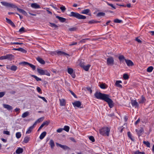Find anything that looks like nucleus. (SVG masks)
Here are the masks:
<instances>
[{
  "instance_id": "55",
  "label": "nucleus",
  "mask_w": 154,
  "mask_h": 154,
  "mask_svg": "<svg viewBox=\"0 0 154 154\" xmlns=\"http://www.w3.org/2000/svg\"><path fill=\"white\" fill-rule=\"evenodd\" d=\"M85 90L90 92L91 94L92 92V90L90 88L86 87L85 88Z\"/></svg>"
},
{
  "instance_id": "29",
  "label": "nucleus",
  "mask_w": 154,
  "mask_h": 154,
  "mask_svg": "<svg viewBox=\"0 0 154 154\" xmlns=\"http://www.w3.org/2000/svg\"><path fill=\"white\" fill-rule=\"evenodd\" d=\"M29 115V112L27 111L23 114L22 115V117L23 118H25Z\"/></svg>"
},
{
  "instance_id": "61",
  "label": "nucleus",
  "mask_w": 154,
  "mask_h": 154,
  "mask_svg": "<svg viewBox=\"0 0 154 154\" xmlns=\"http://www.w3.org/2000/svg\"><path fill=\"white\" fill-rule=\"evenodd\" d=\"M108 5L110 6L112 8H113L114 9H116V8L115 7V6H114L113 4H109V3H107Z\"/></svg>"
},
{
  "instance_id": "21",
  "label": "nucleus",
  "mask_w": 154,
  "mask_h": 154,
  "mask_svg": "<svg viewBox=\"0 0 154 154\" xmlns=\"http://www.w3.org/2000/svg\"><path fill=\"white\" fill-rule=\"evenodd\" d=\"M56 17L62 22H64L65 21L66 19L62 17L59 16H57Z\"/></svg>"
},
{
  "instance_id": "48",
  "label": "nucleus",
  "mask_w": 154,
  "mask_h": 154,
  "mask_svg": "<svg viewBox=\"0 0 154 154\" xmlns=\"http://www.w3.org/2000/svg\"><path fill=\"white\" fill-rule=\"evenodd\" d=\"M19 32H20L22 33L25 32L26 31L25 30V28L23 27H22L19 30Z\"/></svg>"
},
{
  "instance_id": "1",
  "label": "nucleus",
  "mask_w": 154,
  "mask_h": 154,
  "mask_svg": "<svg viewBox=\"0 0 154 154\" xmlns=\"http://www.w3.org/2000/svg\"><path fill=\"white\" fill-rule=\"evenodd\" d=\"M94 96L97 99L103 100L106 102L110 108L113 106V102L109 98V95L97 91L94 94Z\"/></svg>"
},
{
  "instance_id": "11",
  "label": "nucleus",
  "mask_w": 154,
  "mask_h": 154,
  "mask_svg": "<svg viewBox=\"0 0 154 154\" xmlns=\"http://www.w3.org/2000/svg\"><path fill=\"white\" fill-rule=\"evenodd\" d=\"M31 7L34 9L40 8V7L39 5H38L37 3H32L31 5Z\"/></svg>"
},
{
  "instance_id": "43",
  "label": "nucleus",
  "mask_w": 154,
  "mask_h": 154,
  "mask_svg": "<svg viewBox=\"0 0 154 154\" xmlns=\"http://www.w3.org/2000/svg\"><path fill=\"white\" fill-rule=\"evenodd\" d=\"M153 69V67L151 66L148 67L147 69V71L148 72H151Z\"/></svg>"
},
{
  "instance_id": "56",
  "label": "nucleus",
  "mask_w": 154,
  "mask_h": 154,
  "mask_svg": "<svg viewBox=\"0 0 154 154\" xmlns=\"http://www.w3.org/2000/svg\"><path fill=\"white\" fill-rule=\"evenodd\" d=\"M134 154H145L144 152H140L138 151H136L134 152Z\"/></svg>"
},
{
  "instance_id": "12",
  "label": "nucleus",
  "mask_w": 154,
  "mask_h": 154,
  "mask_svg": "<svg viewBox=\"0 0 154 154\" xmlns=\"http://www.w3.org/2000/svg\"><path fill=\"white\" fill-rule=\"evenodd\" d=\"M13 50L16 51H19L24 53H26L27 52V51L26 50H25L24 49L21 48H13Z\"/></svg>"
},
{
  "instance_id": "7",
  "label": "nucleus",
  "mask_w": 154,
  "mask_h": 154,
  "mask_svg": "<svg viewBox=\"0 0 154 154\" xmlns=\"http://www.w3.org/2000/svg\"><path fill=\"white\" fill-rule=\"evenodd\" d=\"M21 63H22V64H23V65H28L33 70H35V66L32 64H30V63H29L27 62H22Z\"/></svg>"
},
{
  "instance_id": "60",
  "label": "nucleus",
  "mask_w": 154,
  "mask_h": 154,
  "mask_svg": "<svg viewBox=\"0 0 154 154\" xmlns=\"http://www.w3.org/2000/svg\"><path fill=\"white\" fill-rule=\"evenodd\" d=\"M96 23V21L94 20H92L88 22V23L90 24H93V23Z\"/></svg>"
},
{
  "instance_id": "4",
  "label": "nucleus",
  "mask_w": 154,
  "mask_h": 154,
  "mask_svg": "<svg viewBox=\"0 0 154 154\" xmlns=\"http://www.w3.org/2000/svg\"><path fill=\"white\" fill-rule=\"evenodd\" d=\"M107 64L109 66H112L114 64V59L112 57H109L107 59Z\"/></svg>"
},
{
  "instance_id": "31",
  "label": "nucleus",
  "mask_w": 154,
  "mask_h": 154,
  "mask_svg": "<svg viewBox=\"0 0 154 154\" xmlns=\"http://www.w3.org/2000/svg\"><path fill=\"white\" fill-rule=\"evenodd\" d=\"M33 128V126H31L29 127V128L28 129L27 131L26 132V134H29L32 131V130Z\"/></svg>"
},
{
  "instance_id": "34",
  "label": "nucleus",
  "mask_w": 154,
  "mask_h": 154,
  "mask_svg": "<svg viewBox=\"0 0 154 154\" xmlns=\"http://www.w3.org/2000/svg\"><path fill=\"white\" fill-rule=\"evenodd\" d=\"M17 69V67L15 65H12L10 68V69L14 71H15Z\"/></svg>"
},
{
  "instance_id": "16",
  "label": "nucleus",
  "mask_w": 154,
  "mask_h": 154,
  "mask_svg": "<svg viewBox=\"0 0 154 154\" xmlns=\"http://www.w3.org/2000/svg\"><path fill=\"white\" fill-rule=\"evenodd\" d=\"M3 106L4 108L8 110H11L13 109L12 107L11 106L8 104H3Z\"/></svg>"
},
{
  "instance_id": "45",
  "label": "nucleus",
  "mask_w": 154,
  "mask_h": 154,
  "mask_svg": "<svg viewBox=\"0 0 154 154\" xmlns=\"http://www.w3.org/2000/svg\"><path fill=\"white\" fill-rule=\"evenodd\" d=\"M106 85L104 84H102L100 85V87L102 89H104L107 87H106Z\"/></svg>"
},
{
  "instance_id": "50",
  "label": "nucleus",
  "mask_w": 154,
  "mask_h": 154,
  "mask_svg": "<svg viewBox=\"0 0 154 154\" xmlns=\"http://www.w3.org/2000/svg\"><path fill=\"white\" fill-rule=\"evenodd\" d=\"M60 9L63 12H64L66 9L65 7L64 6H61L60 7Z\"/></svg>"
},
{
  "instance_id": "63",
  "label": "nucleus",
  "mask_w": 154,
  "mask_h": 154,
  "mask_svg": "<svg viewBox=\"0 0 154 154\" xmlns=\"http://www.w3.org/2000/svg\"><path fill=\"white\" fill-rule=\"evenodd\" d=\"M44 126V125L42 124L38 129V131H39Z\"/></svg>"
},
{
  "instance_id": "3",
  "label": "nucleus",
  "mask_w": 154,
  "mask_h": 154,
  "mask_svg": "<svg viewBox=\"0 0 154 154\" xmlns=\"http://www.w3.org/2000/svg\"><path fill=\"white\" fill-rule=\"evenodd\" d=\"M69 15L70 17H73L79 19H85L86 18L85 16L73 12H71Z\"/></svg>"
},
{
  "instance_id": "2",
  "label": "nucleus",
  "mask_w": 154,
  "mask_h": 154,
  "mask_svg": "<svg viewBox=\"0 0 154 154\" xmlns=\"http://www.w3.org/2000/svg\"><path fill=\"white\" fill-rule=\"evenodd\" d=\"M110 128L107 127H105L99 130L100 133L103 136H109Z\"/></svg>"
},
{
  "instance_id": "52",
  "label": "nucleus",
  "mask_w": 154,
  "mask_h": 154,
  "mask_svg": "<svg viewBox=\"0 0 154 154\" xmlns=\"http://www.w3.org/2000/svg\"><path fill=\"white\" fill-rule=\"evenodd\" d=\"M89 139L92 141V142H94L95 141V140L94 137L92 136H90L89 137Z\"/></svg>"
},
{
  "instance_id": "19",
  "label": "nucleus",
  "mask_w": 154,
  "mask_h": 154,
  "mask_svg": "<svg viewBox=\"0 0 154 154\" xmlns=\"http://www.w3.org/2000/svg\"><path fill=\"white\" fill-rule=\"evenodd\" d=\"M6 22L9 24H10L12 26L14 27L15 26L14 23L12 22V21L11 20L7 18H6Z\"/></svg>"
},
{
  "instance_id": "35",
  "label": "nucleus",
  "mask_w": 154,
  "mask_h": 154,
  "mask_svg": "<svg viewBox=\"0 0 154 154\" xmlns=\"http://www.w3.org/2000/svg\"><path fill=\"white\" fill-rule=\"evenodd\" d=\"M136 131L137 133L138 134H139L140 135V134L143 131V130L142 128H141L140 130H136Z\"/></svg>"
},
{
  "instance_id": "32",
  "label": "nucleus",
  "mask_w": 154,
  "mask_h": 154,
  "mask_svg": "<svg viewBox=\"0 0 154 154\" xmlns=\"http://www.w3.org/2000/svg\"><path fill=\"white\" fill-rule=\"evenodd\" d=\"M30 137L28 136L24 138L23 142L25 143H27L29 141Z\"/></svg>"
},
{
  "instance_id": "42",
  "label": "nucleus",
  "mask_w": 154,
  "mask_h": 154,
  "mask_svg": "<svg viewBox=\"0 0 154 154\" xmlns=\"http://www.w3.org/2000/svg\"><path fill=\"white\" fill-rule=\"evenodd\" d=\"M69 127L67 126H65L64 127V128L63 129V130L67 132H68L69 131Z\"/></svg>"
},
{
  "instance_id": "26",
  "label": "nucleus",
  "mask_w": 154,
  "mask_h": 154,
  "mask_svg": "<svg viewBox=\"0 0 154 154\" xmlns=\"http://www.w3.org/2000/svg\"><path fill=\"white\" fill-rule=\"evenodd\" d=\"M49 144L51 149H53L54 146V142L53 140L51 139L50 141Z\"/></svg>"
},
{
  "instance_id": "15",
  "label": "nucleus",
  "mask_w": 154,
  "mask_h": 154,
  "mask_svg": "<svg viewBox=\"0 0 154 154\" xmlns=\"http://www.w3.org/2000/svg\"><path fill=\"white\" fill-rule=\"evenodd\" d=\"M6 59H8L10 60H11L14 59V56L12 54H7L6 55Z\"/></svg>"
},
{
  "instance_id": "23",
  "label": "nucleus",
  "mask_w": 154,
  "mask_h": 154,
  "mask_svg": "<svg viewBox=\"0 0 154 154\" xmlns=\"http://www.w3.org/2000/svg\"><path fill=\"white\" fill-rule=\"evenodd\" d=\"M122 82L121 81H117L116 82L115 85L117 87L122 88V85L120 84V83H122Z\"/></svg>"
},
{
  "instance_id": "37",
  "label": "nucleus",
  "mask_w": 154,
  "mask_h": 154,
  "mask_svg": "<svg viewBox=\"0 0 154 154\" xmlns=\"http://www.w3.org/2000/svg\"><path fill=\"white\" fill-rule=\"evenodd\" d=\"M21 136V134L20 132H17L16 134V137L17 139L20 138Z\"/></svg>"
},
{
  "instance_id": "51",
  "label": "nucleus",
  "mask_w": 154,
  "mask_h": 154,
  "mask_svg": "<svg viewBox=\"0 0 154 154\" xmlns=\"http://www.w3.org/2000/svg\"><path fill=\"white\" fill-rule=\"evenodd\" d=\"M123 77V78L125 80L128 79L129 78L128 75L126 74H124Z\"/></svg>"
},
{
  "instance_id": "18",
  "label": "nucleus",
  "mask_w": 154,
  "mask_h": 154,
  "mask_svg": "<svg viewBox=\"0 0 154 154\" xmlns=\"http://www.w3.org/2000/svg\"><path fill=\"white\" fill-rule=\"evenodd\" d=\"M119 59L120 60V63H123L124 60L125 61V57L124 56L122 55H120L119 57Z\"/></svg>"
},
{
  "instance_id": "24",
  "label": "nucleus",
  "mask_w": 154,
  "mask_h": 154,
  "mask_svg": "<svg viewBox=\"0 0 154 154\" xmlns=\"http://www.w3.org/2000/svg\"><path fill=\"white\" fill-rule=\"evenodd\" d=\"M77 29V28L76 27H69L68 30L70 32H74L76 31Z\"/></svg>"
},
{
  "instance_id": "58",
  "label": "nucleus",
  "mask_w": 154,
  "mask_h": 154,
  "mask_svg": "<svg viewBox=\"0 0 154 154\" xmlns=\"http://www.w3.org/2000/svg\"><path fill=\"white\" fill-rule=\"evenodd\" d=\"M5 92H0V98L3 97L5 95Z\"/></svg>"
},
{
  "instance_id": "54",
  "label": "nucleus",
  "mask_w": 154,
  "mask_h": 154,
  "mask_svg": "<svg viewBox=\"0 0 154 154\" xmlns=\"http://www.w3.org/2000/svg\"><path fill=\"white\" fill-rule=\"evenodd\" d=\"M38 97L40 98H41L44 101H45L46 102H47V101L46 100L45 98V97L40 96L39 95L38 96Z\"/></svg>"
},
{
  "instance_id": "20",
  "label": "nucleus",
  "mask_w": 154,
  "mask_h": 154,
  "mask_svg": "<svg viewBox=\"0 0 154 154\" xmlns=\"http://www.w3.org/2000/svg\"><path fill=\"white\" fill-rule=\"evenodd\" d=\"M60 104L61 106H64L66 105V102L64 99H60Z\"/></svg>"
},
{
  "instance_id": "28",
  "label": "nucleus",
  "mask_w": 154,
  "mask_h": 154,
  "mask_svg": "<svg viewBox=\"0 0 154 154\" xmlns=\"http://www.w3.org/2000/svg\"><path fill=\"white\" fill-rule=\"evenodd\" d=\"M90 11V10L89 9H86L82 10L81 12V14H87Z\"/></svg>"
},
{
  "instance_id": "57",
  "label": "nucleus",
  "mask_w": 154,
  "mask_h": 154,
  "mask_svg": "<svg viewBox=\"0 0 154 154\" xmlns=\"http://www.w3.org/2000/svg\"><path fill=\"white\" fill-rule=\"evenodd\" d=\"M3 133L4 134H5L7 135H10V132L8 131H4L3 132Z\"/></svg>"
},
{
  "instance_id": "41",
  "label": "nucleus",
  "mask_w": 154,
  "mask_h": 154,
  "mask_svg": "<svg viewBox=\"0 0 154 154\" xmlns=\"http://www.w3.org/2000/svg\"><path fill=\"white\" fill-rule=\"evenodd\" d=\"M49 23L51 25L50 26L52 27H54L55 29L58 27L54 23Z\"/></svg>"
},
{
  "instance_id": "64",
  "label": "nucleus",
  "mask_w": 154,
  "mask_h": 154,
  "mask_svg": "<svg viewBox=\"0 0 154 154\" xmlns=\"http://www.w3.org/2000/svg\"><path fill=\"white\" fill-rule=\"evenodd\" d=\"M63 130V129L61 128H60L57 129V131L58 133H60V132H61Z\"/></svg>"
},
{
  "instance_id": "53",
  "label": "nucleus",
  "mask_w": 154,
  "mask_h": 154,
  "mask_svg": "<svg viewBox=\"0 0 154 154\" xmlns=\"http://www.w3.org/2000/svg\"><path fill=\"white\" fill-rule=\"evenodd\" d=\"M44 119V117H41L38 119L36 121L38 123H39L43 121Z\"/></svg>"
},
{
  "instance_id": "27",
  "label": "nucleus",
  "mask_w": 154,
  "mask_h": 154,
  "mask_svg": "<svg viewBox=\"0 0 154 154\" xmlns=\"http://www.w3.org/2000/svg\"><path fill=\"white\" fill-rule=\"evenodd\" d=\"M23 149L22 148H18L16 150V152L17 154H20L22 153L23 152Z\"/></svg>"
},
{
  "instance_id": "25",
  "label": "nucleus",
  "mask_w": 154,
  "mask_h": 154,
  "mask_svg": "<svg viewBox=\"0 0 154 154\" xmlns=\"http://www.w3.org/2000/svg\"><path fill=\"white\" fill-rule=\"evenodd\" d=\"M37 60L40 63L44 64L45 63V61L42 58L38 57L37 58Z\"/></svg>"
},
{
  "instance_id": "62",
  "label": "nucleus",
  "mask_w": 154,
  "mask_h": 154,
  "mask_svg": "<svg viewBox=\"0 0 154 154\" xmlns=\"http://www.w3.org/2000/svg\"><path fill=\"white\" fill-rule=\"evenodd\" d=\"M135 40L138 43H142V41L140 39H139L138 37H137L136 38Z\"/></svg>"
},
{
  "instance_id": "10",
  "label": "nucleus",
  "mask_w": 154,
  "mask_h": 154,
  "mask_svg": "<svg viewBox=\"0 0 154 154\" xmlns=\"http://www.w3.org/2000/svg\"><path fill=\"white\" fill-rule=\"evenodd\" d=\"M16 7L14 8H16L20 12L22 13L23 14L25 15H27V13L23 10L19 8L16 5Z\"/></svg>"
},
{
  "instance_id": "46",
  "label": "nucleus",
  "mask_w": 154,
  "mask_h": 154,
  "mask_svg": "<svg viewBox=\"0 0 154 154\" xmlns=\"http://www.w3.org/2000/svg\"><path fill=\"white\" fill-rule=\"evenodd\" d=\"M114 22L116 23H120L122 22L121 20H119L118 19H116L114 20Z\"/></svg>"
},
{
  "instance_id": "13",
  "label": "nucleus",
  "mask_w": 154,
  "mask_h": 154,
  "mask_svg": "<svg viewBox=\"0 0 154 154\" xmlns=\"http://www.w3.org/2000/svg\"><path fill=\"white\" fill-rule=\"evenodd\" d=\"M125 61L128 66H132L134 65L133 63L131 60H125Z\"/></svg>"
},
{
  "instance_id": "38",
  "label": "nucleus",
  "mask_w": 154,
  "mask_h": 154,
  "mask_svg": "<svg viewBox=\"0 0 154 154\" xmlns=\"http://www.w3.org/2000/svg\"><path fill=\"white\" fill-rule=\"evenodd\" d=\"M105 15V13L102 12H99L97 14V17L104 16Z\"/></svg>"
},
{
  "instance_id": "39",
  "label": "nucleus",
  "mask_w": 154,
  "mask_h": 154,
  "mask_svg": "<svg viewBox=\"0 0 154 154\" xmlns=\"http://www.w3.org/2000/svg\"><path fill=\"white\" fill-rule=\"evenodd\" d=\"M90 66V65H88L87 66H83L84 69L86 71L88 70Z\"/></svg>"
},
{
  "instance_id": "22",
  "label": "nucleus",
  "mask_w": 154,
  "mask_h": 154,
  "mask_svg": "<svg viewBox=\"0 0 154 154\" xmlns=\"http://www.w3.org/2000/svg\"><path fill=\"white\" fill-rule=\"evenodd\" d=\"M47 133L46 131L43 132L40 135L39 137V138L41 140H42L45 137L46 134Z\"/></svg>"
},
{
  "instance_id": "8",
  "label": "nucleus",
  "mask_w": 154,
  "mask_h": 154,
  "mask_svg": "<svg viewBox=\"0 0 154 154\" xmlns=\"http://www.w3.org/2000/svg\"><path fill=\"white\" fill-rule=\"evenodd\" d=\"M56 144L57 146H59L64 149L66 150L69 149V148L66 145H62L57 143H56Z\"/></svg>"
},
{
  "instance_id": "40",
  "label": "nucleus",
  "mask_w": 154,
  "mask_h": 154,
  "mask_svg": "<svg viewBox=\"0 0 154 154\" xmlns=\"http://www.w3.org/2000/svg\"><path fill=\"white\" fill-rule=\"evenodd\" d=\"M143 143L146 145L147 147H150V143L148 141H143Z\"/></svg>"
},
{
  "instance_id": "44",
  "label": "nucleus",
  "mask_w": 154,
  "mask_h": 154,
  "mask_svg": "<svg viewBox=\"0 0 154 154\" xmlns=\"http://www.w3.org/2000/svg\"><path fill=\"white\" fill-rule=\"evenodd\" d=\"M32 76L34 77L37 81H41L42 80L41 79L38 77L37 76L35 75H32Z\"/></svg>"
},
{
  "instance_id": "36",
  "label": "nucleus",
  "mask_w": 154,
  "mask_h": 154,
  "mask_svg": "<svg viewBox=\"0 0 154 154\" xmlns=\"http://www.w3.org/2000/svg\"><path fill=\"white\" fill-rule=\"evenodd\" d=\"M44 75H46L47 76H50V72L48 71V70H44Z\"/></svg>"
},
{
  "instance_id": "49",
  "label": "nucleus",
  "mask_w": 154,
  "mask_h": 154,
  "mask_svg": "<svg viewBox=\"0 0 154 154\" xmlns=\"http://www.w3.org/2000/svg\"><path fill=\"white\" fill-rule=\"evenodd\" d=\"M128 135L129 137L132 140H134V139L132 138L131 137V133L130 132H128Z\"/></svg>"
},
{
  "instance_id": "9",
  "label": "nucleus",
  "mask_w": 154,
  "mask_h": 154,
  "mask_svg": "<svg viewBox=\"0 0 154 154\" xmlns=\"http://www.w3.org/2000/svg\"><path fill=\"white\" fill-rule=\"evenodd\" d=\"M72 104L73 105L74 107H79L81 105V103L80 101H77L73 103Z\"/></svg>"
},
{
  "instance_id": "33",
  "label": "nucleus",
  "mask_w": 154,
  "mask_h": 154,
  "mask_svg": "<svg viewBox=\"0 0 154 154\" xmlns=\"http://www.w3.org/2000/svg\"><path fill=\"white\" fill-rule=\"evenodd\" d=\"M67 72L69 74H70V75H71L72 73H73V69H72V68H68Z\"/></svg>"
},
{
  "instance_id": "30",
  "label": "nucleus",
  "mask_w": 154,
  "mask_h": 154,
  "mask_svg": "<svg viewBox=\"0 0 154 154\" xmlns=\"http://www.w3.org/2000/svg\"><path fill=\"white\" fill-rule=\"evenodd\" d=\"M37 70L38 73L40 74L41 75H44V70L40 69H37Z\"/></svg>"
},
{
  "instance_id": "14",
  "label": "nucleus",
  "mask_w": 154,
  "mask_h": 154,
  "mask_svg": "<svg viewBox=\"0 0 154 154\" xmlns=\"http://www.w3.org/2000/svg\"><path fill=\"white\" fill-rule=\"evenodd\" d=\"M131 103L132 105L133 106H134L135 108H136V107H138V103L136 100H131Z\"/></svg>"
},
{
  "instance_id": "47",
  "label": "nucleus",
  "mask_w": 154,
  "mask_h": 154,
  "mask_svg": "<svg viewBox=\"0 0 154 154\" xmlns=\"http://www.w3.org/2000/svg\"><path fill=\"white\" fill-rule=\"evenodd\" d=\"M50 122V121H46L44 122L42 124L44 125V126H47L49 124Z\"/></svg>"
},
{
  "instance_id": "17",
  "label": "nucleus",
  "mask_w": 154,
  "mask_h": 154,
  "mask_svg": "<svg viewBox=\"0 0 154 154\" xmlns=\"http://www.w3.org/2000/svg\"><path fill=\"white\" fill-rule=\"evenodd\" d=\"M146 100L145 98L142 96L140 99L139 100L138 102L140 103H144Z\"/></svg>"
},
{
  "instance_id": "5",
  "label": "nucleus",
  "mask_w": 154,
  "mask_h": 154,
  "mask_svg": "<svg viewBox=\"0 0 154 154\" xmlns=\"http://www.w3.org/2000/svg\"><path fill=\"white\" fill-rule=\"evenodd\" d=\"M1 3L3 5L8 7H11L12 8H14L16 7L15 5L11 3L5 2H2Z\"/></svg>"
},
{
  "instance_id": "59",
  "label": "nucleus",
  "mask_w": 154,
  "mask_h": 154,
  "mask_svg": "<svg viewBox=\"0 0 154 154\" xmlns=\"http://www.w3.org/2000/svg\"><path fill=\"white\" fill-rule=\"evenodd\" d=\"M6 59V55L0 57V60Z\"/></svg>"
},
{
  "instance_id": "6",
  "label": "nucleus",
  "mask_w": 154,
  "mask_h": 154,
  "mask_svg": "<svg viewBox=\"0 0 154 154\" xmlns=\"http://www.w3.org/2000/svg\"><path fill=\"white\" fill-rule=\"evenodd\" d=\"M56 53L58 55H64L65 56H69V55L68 54L65 53V52L61 51H56L55 52H53V54H55Z\"/></svg>"
}]
</instances>
